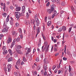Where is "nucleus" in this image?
<instances>
[{"label": "nucleus", "mask_w": 76, "mask_h": 76, "mask_svg": "<svg viewBox=\"0 0 76 76\" xmlns=\"http://www.w3.org/2000/svg\"><path fill=\"white\" fill-rule=\"evenodd\" d=\"M44 44L45 45V47L44 45H43L42 48V51H45V50H45V52H47L48 51V48H49L50 46L49 45L47 46V42H45Z\"/></svg>", "instance_id": "nucleus-1"}, {"label": "nucleus", "mask_w": 76, "mask_h": 76, "mask_svg": "<svg viewBox=\"0 0 76 76\" xmlns=\"http://www.w3.org/2000/svg\"><path fill=\"white\" fill-rule=\"evenodd\" d=\"M20 60L18 59L17 62L16 63V65H15L16 69L19 70V68L18 67L20 66Z\"/></svg>", "instance_id": "nucleus-2"}, {"label": "nucleus", "mask_w": 76, "mask_h": 76, "mask_svg": "<svg viewBox=\"0 0 76 76\" xmlns=\"http://www.w3.org/2000/svg\"><path fill=\"white\" fill-rule=\"evenodd\" d=\"M34 18L37 22V26H39V20H38V18L37 15H35Z\"/></svg>", "instance_id": "nucleus-3"}, {"label": "nucleus", "mask_w": 76, "mask_h": 76, "mask_svg": "<svg viewBox=\"0 0 76 76\" xmlns=\"http://www.w3.org/2000/svg\"><path fill=\"white\" fill-rule=\"evenodd\" d=\"M65 31L66 30V27L65 26H63L62 27L60 28L58 30V32H61V31Z\"/></svg>", "instance_id": "nucleus-4"}, {"label": "nucleus", "mask_w": 76, "mask_h": 76, "mask_svg": "<svg viewBox=\"0 0 76 76\" xmlns=\"http://www.w3.org/2000/svg\"><path fill=\"white\" fill-rule=\"evenodd\" d=\"M15 15H16V17L17 18H19L20 17V13L19 12H16L15 14Z\"/></svg>", "instance_id": "nucleus-5"}, {"label": "nucleus", "mask_w": 76, "mask_h": 76, "mask_svg": "<svg viewBox=\"0 0 76 76\" xmlns=\"http://www.w3.org/2000/svg\"><path fill=\"white\" fill-rule=\"evenodd\" d=\"M12 67V65L10 64H9L7 66V67L8 69V72H10L11 70V67Z\"/></svg>", "instance_id": "nucleus-6"}, {"label": "nucleus", "mask_w": 76, "mask_h": 76, "mask_svg": "<svg viewBox=\"0 0 76 76\" xmlns=\"http://www.w3.org/2000/svg\"><path fill=\"white\" fill-rule=\"evenodd\" d=\"M26 9V8H25V7L24 6H23L22 8V13H23V14H24L25 12Z\"/></svg>", "instance_id": "nucleus-7"}, {"label": "nucleus", "mask_w": 76, "mask_h": 76, "mask_svg": "<svg viewBox=\"0 0 76 76\" xmlns=\"http://www.w3.org/2000/svg\"><path fill=\"white\" fill-rule=\"evenodd\" d=\"M8 31V28H4L2 31V32H7Z\"/></svg>", "instance_id": "nucleus-8"}, {"label": "nucleus", "mask_w": 76, "mask_h": 76, "mask_svg": "<svg viewBox=\"0 0 76 76\" xmlns=\"http://www.w3.org/2000/svg\"><path fill=\"white\" fill-rule=\"evenodd\" d=\"M55 7H56V6L54 4H53L52 5V6L51 8V10H52V11H53V10H54V8H55Z\"/></svg>", "instance_id": "nucleus-9"}, {"label": "nucleus", "mask_w": 76, "mask_h": 76, "mask_svg": "<svg viewBox=\"0 0 76 76\" xmlns=\"http://www.w3.org/2000/svg\"><path fill=\"white\" fill-rule=\"evenodd\" d=\"M53 11L51 9H48L47 10V12L49 14H51Z\"/></svg>", "instance_id": "nucleus-10"}, {"label": "nucleus", "mask_w": 76, "mask_h": 76, "mask_svg": "<svg viewBox=\"0 0 76 76\" xmlns=\"http://www.w3.org/2000/svg\"><path fill=\"white\" fill-rule=\"evenodd\" d=\"M44 63H45L46 64H48V63H49V61H48V60H47L46 58L44 59Z\"/></svg>", "instance_id": "nucleus-11"}, {"label": "nucleus", "mask_w": 76, "mask_h": 76, "mask_svg": "<svg viewBox=\"0 0 76 76\" xmlns=\"http://www.w3.org/2000/svg\"><path fill=\"white\" fill-rule=\"evenodd\" d=\"M15 44V41L13 40V42L11 43V45L10 46L11 48H12Z\"/></svg>", "instance_id": "nucleus-12"}, {"label": "nucleus", "mask_w": 76, "mask_h": 76, "mask_svg": "<svg viewBox=\"0 0 76 76\" xmlns=\"http://www.w3.org/2000/svg\"><path fill=\"white\" fill-rule=\"evenodd\" d=\"M44 69L45 71H46L47 70V64H44Z\"/></svg>", "instance_id": "nucleus-13"}, {"label": "nucleus", "mask_w": 76, "mask_h": 76, "mask_svg": "<svg viewBox=\"0 0 76 76\" xmlns=\"http://www.w3.org/2000/svg\"><path fill=\"white\" fill-rule=\"evenodd\" d=\"M12 41V38H10L7 40V43L9 44Z\"/></svg>", "instance_id": "nucleus-14"}, {"label": "nucleus", "mask_w": 76, "mask_h": 76, "mask_svg": "<svg viewBox=\"0 0 76 76\" xmlns=\"http://www.w3.org/2000/svg\"><path fill=\"white\" fill-rule=\"evenodd\" d=\"M24 23L26 25H28V24H29L30 23V22H29V21L28 20H26L25 22Z\"/></svg>", "instance_id": "nucleus-15"}, {"label": "nucleus", "mask_w": 76, "mask_h": 76, "mask_svg": "<svg viewBox=\"0 0 76 76\" xmlns=\"http://www.w3.org/2000/svg\"><path fill=\"white\" fill-rule=\"evenodd\" d=\"M12 61H13V58H12V57H10L8 59V62Z\"/></svg>", "instance_id": "nucleus-16"}, {"label": "nucleus", "mask_w": 76, "mask_h": 76, "mask_svg": "<svg viewBox=\"0 0 76 76\" xmlns=\"http://www.w3.org/2000/svg\"><path fill=\"white\" fill-rule=\"evenodd\" d=\"M21 8L20 7H16L15 9V10L16 11H20V10Z\"/></svg>", "instance_id": "nucleus-17"}, {"label": "nucleus", "mask_w": 76, "mask_h": 76, "mask_svg": "<svg viewBox=\"0 0 76 76\" xmlns=\"http://www.w3.org/2000/svg\"><path fill=\"white\" fill-rule=\"evenodd\" d=\"M40 27H37V33L39 34L40 32V31H41Z\"/></svg>", "instance_id": "nucleus-18"}, {"label": "nucleus", "mask_w": 76, "mask_h": 76, "mask_svg": "<svg viewBox=\"0 0 76 76\" xmlns=\"http://www.w3.org/2000/svg\"><path fill=\"white\" fill-rule=\"evenodd\" d=\"M8 51L9 53L10 54V56H12V54H13L12 51L10 49H9L8 50Z\"/></svg>", "instance_id": "nucleus-19"}, {"label": "nucleus", "mask_w": 76, "mask_h": 76, "mask_svg": "<svg viewBox=\"0 0 76 76\" xmlns=\"http://www.w3.org/2000/svg\"><path fill=\"white\" fill-rule=\"evenodd\" d=\"M14 41H17V42H19L20 41V38L18 37L17 39H14Z\"/></svg>", "instance_id": "nucleus-20"}, {"label": "nucleus", "mask_w": 76, "mask_h": 76, "mask_svg": "<svg viewBox=\"0 0 76 76\" xmlns=\"http://www.w3.org/2000/svg\"><path fill=\"white\" fill-rule=\"evenodd\" d=\"M51 24V21H49L47 23V25L48 26H50Z\"/></svg>", "instance_id": "nucleus-21"}, {"label": "nucleus", "mask_w": 76, "mask_h": 76, "mask_svg": "<svg viewBox=\"0 0 76 76\" xmlns=\"http://www.w3.org/2000/svg\"><path fill=\"white\" fill-rule=\"evenodd\" d=\"M17 53L18 54H22V52L21 51V50H18Z\"/></svg>", "instance_id": "nucleus-22"}, {"label": "nucleus", "mask_w": 76, "mask_h": 76, "mask_svg": "<svg viewBox=\"0 0 76 76\" xmlns=\"http://www.w3.org/2000/svg\"><path fill=\"white\" fill-rule=\"evenodd\" d=\"M20 37L21 39H23V34L22 33L20 34Z\"/></svg>", "instance_id": "nucleus-23"}, {"label": "nucleus", "mask_w": 76, "mask_h": 76, "mask_svg": "<svg viewBox=\"0 0 76 76\" xmlns=\"http://www.w3.org/2000/svg\"><path fill=\"white\" fill-rule=\"evenodd\" d=\"M65 5H66V3H65V2H64V1H63L62 2L61 4V5H62V6H65Z\"/></svg>", "instance_id": "nucleus-24"}, {"label": "nucleus", "mask_w": 76, "mask_h": 76, "mask_svg": "<svg viewBox=\"0 0 76 76\" xmlns=\"http://www.w3.org/2000/svg\"><path fill=\"white\" fill-rule=\"evenodd\" d=\"M33 23V25H34V23H35V20H34L33 19L32 20H31V23Z\"/></svg>", "instance_id": "nucleus-25"}, {"label": "nucleus", "mask_w": 76, "mask_h": 76, "mask_svg": "<svg viewBox=\"0 0 76 76\" xmlns=\"http://www.w3.org/2000/svg\"><path fill=\"white\" fill-rule=\"evenodd\" d=\"M16 32L14 31H12V35H15L16 34Z\"/></svg>", "instance_id": "nucleus-26"}, {"label": "nucleus", "mask_w": 76, "mask_h": 76, "mask_svg": "<svg viewBox=\"0 0 76 76\" xmlns=\"http://www.w3.org/2000/svg\"><path fill=\"white\" fill-rule=\"evenodd\" d=\"M3 28H7V26L6 25H5V24H4V25L3 26Z\"/></svg>", "instance_id": "nucleus-27"}, {"label": "nucleus", "mask_w": 76, "mask_h": 76, "mask_svg": "<svg viewBox=\"0 0 76 76\" xmlns=\"http://www.w3.org/2000/svg\"><path fill=\"white\" fill-rule=\"evenodd\" d=\"M7 53V50H5L3 52V54H6Z\"/></svg>", "instance_id": "nucleus-28"}, {"label": "nucleus", "mask_w": 76, "mask_h": 76, "mask_svg": "<svg viewBox=\"0 0 76 76\" xmlns=\"http://www.w3.org/2000/svg\"><path fill=\"white\" fill-rule=\"evenodd\" d=\"M67 54L68 55H69V56H72V54L70 53V52L69 51H67Z\"/></svg>", "instance_id": "nucleus-29"}, {"label": "nucleus", "mask_w": 76, "mask_h": 76, "mask_svg": "<svg viewBox=\"0 0 76 76\" xmlns=\"http://www.w3.org/2000/svg\"><path fill=\"white\" fill-rule=\"evenodd\" d=\"M23 61L24 62H26V59L25 58V57H23Z\"/></svg>", "instance_id": "nucleus-30"}, {"label": "nucleus", "mask_w": 76, "mask_h": 76, "mask_svg": "<svg viewBox=\"0 0 76 76\" xmlns=\"http://www.w3.org/2000/svg\"><path fill=\"white\" fill-rule=\"evenodd\" d=\"M50 2H48L47 4H46V7H48L49 6H50Z\"/></svg>", "instance_id": "nucleus-31"}, {"label": "nucleus", "mask_w": 76, "mask_h": 76, "mask_svg": "<svg viewBox=\"0 0 76 76\" xmlns=\"http://www.w3.org/2000/svg\"><path fill=\"white\" fill-rule=\"evenodd\" d=\"M57 24L58 26H60L61 25V23L60 22H58L57 23Z\"/></svg>", "instance_id": "nucleus-32"}, {"label": "nucleus", "mask_w": 76, "mask_h": 76, "mask_svg": "<svg viewBox=\"0 0 76 76\" xmlns=\"http://www.w3.org/2000/svg\"><path fill=\"white\" fill-rule=\"evenodd\" d=\"M19 23H15V26H16V27H18V26H19Z\"/></svg>", "instance_id": "nucleus-33"}, {"label": "nucleus", "mask_w": 76, "mask_h": 76, "mask_svg": "<svg viewBox=\"0 0 76 76\" xmlns=\"http://www.w3.org/2000/svg\"><path fill=\"white\" fill-rule=\"evenodd\" d=\"M40 68H41V66H37V70H39L40 69Z\"/></svg>", "instance_id": "nucleus-34"}, {"label": "nucleus", "mask_w": 76, "mask_h": 76, "mask_svg": "<svg viewBox=\"0 0 76 76\" xmlns=\"http://www.w3.org/2000/svg\"><path fill=\"white\" fill-rule=\"evenodd\" d=\"M26 18L28 19V18H29V14H28V12L26 13Z\"/></svg>", "instance_id": "nucleus-35"}, {"label": "nucleus", "mask_w": 76, "mask_h": 76, "mask_svg": "<svg viewBox=\"0 0 76 76\" xmlns=\"http://www.w3.org/2000/svg\"><path fill=\"white\" fill-rule=\"evenodd\" d=\"M17 48L18 49H20V48H21V46L20 45H18Z\"/></svg>", "instance_id": "nucleus-36"}, {"label": "nucleus", "mask_w": 76, "mask_h": 76, "mask_svg": "<svg viewBox=\"0 0 76 76\" xmlns=\"http://www.w3.org/2000/svg\"><path fill=\"white\" fill-rule=\"evenodd\" d=\"M2 16H3L4 18H5L6 17V13H4L2 15Z\"/></svg>", "instance_id": "nucleus-37"}, {"label": "nucleus", "mask_w": 76, "mask_h": 76, "mask_svg": "<svg viewBox=\"0 0 76 76\" xmlns=\"http://www.w3.org/2000/svg\"><path fill=\"white\" fill-rule=\"evenodd\" d=\"M63 59L65 61H66V60H67V58H65V57H64L63 58Z\"/></svg>", "instance_id": "nucleus-38"}, {"label": "nucleus", "mask_w": 76, "mask_h": 76, "mask_svg": "<svg viewBox=\"0 0 76 76\" xmlns=\"http://www.w3.org/2000/svg\"><path fill=\"white\" fill-rule=\"evenodd\" d=\"M56 66L55 65H54L53 68H52V69L53 70H54V69H56Z\"/></svg>", "instance_id": "nucleus-39"}, {"label": "nucleus", "mask_w": 76, "mask_h": 76, "mask_svg": "<svg viewBox=\"0 0 76 76\" xmlns=\"http://www.w3.org/2000/svg\"><path fill=\"white\" fill-rule=\"evenodd\" d=\"M31 49H30V48H28V50H27V53H28V52L30 53V52H31Z\"/></svg>", "instance_id": "nucleus-40"}, {"label": "nucleus", "mask_w": 76, "mask_h": 76, "mask_svg": "<svg viewBox=\"0 0 76 76\" xmlns=\"http://www.w3.org/2000/svg\"><path fill=\"white\" fill-rule=\"evenodd\" d=\"M73 56H74V57H76V53H75V52H74L73 53Z\"/></svg>", "instance_id": "nucleus-41"}, {"label": "nucleus", "mask_w": 76, "mask_h": 76, "mask_svg": "<svg viewBox=\"0 0 76 76\" xmlns=\"http://www.w3.org/2000/svg\"><path fill=\"white\" fill-rule=\"evenodd\" d=\"M9 19L8 18H7L6 20V23H7L9 22Z\"/></svg>", "instance_id": "nucleus-42"}, {"label": "nucleus", "mask_w": 76, "mask_h": 76, "mask_svg": "<svg viewBox=\"0 0 76 76\" xmlns=\"http://www.w3.org/2000/svg\"><path fill=\"white\" fill-rule=\"evenodd\" d=\"M19 31L20 32V34H22V30L20 29H19Z\"/></svg>", "instance_id": "nucleus-43"}, {"label": "nucleus", "mask_w": 76, "mask_h": 76, "mask_svg": "<svg viewBox=\"0 0 76 76\" xmlns=\"http://www.w3.org/2000/svg\"><path fill=\"white\" fill-rule=\"evenodd\" d=\"M55 15H56L55 14H53V15H52V18L53 19L54 18V16H55Z\"/></svg>", "instance_id": "nucleus-44"}, {"label": "nucleus", "mask_w": 76, "mask_h": 76, "mask_svg": "<svg viewBox=\"0 0 76 76\" xmlns=\"http://www.w3.org/2000/svg\"><path fill=\"white\" fill-rule=\"evenodd\" d=\"M47 72L46 71H45L44 72V76H45L47 75Z\"/></svg>", "instance_id": "nucleus-45"}, {"label": "nucleus", "mask_w": 76, "mask_h": 76, "mask_svg": "<svg viewBox=\"0 0 76 76\" xmlns=\"http://www.w3.org/2000/svg\"><path fill=\"white\" fill-rule=\"evenodd\" d=\"M9 55H7V56H6V59H7V58H9Z\"/></svg>", "instance_id": "nucleus-46"}, {"label": "nucleus", "mask_w": 76, "mask_h": 76, "mask_svg": "<svg viewBox=\"0 0 76 76\" xmlns=\"http://www.w3.org/2000/svg\"><path fill=\"white\" fill-rule=\"evenodd\" d=\"M29 53L28 52H27L26 53V57H28V55H29Z\"/></svg>", "instance_id": "nucleus-47"}, {"label": "nucleus", "mask_w": 76, "mask_h": 76, "mask_svg": "<svg viewBox=\"0 0 76 76\" xmlns=\"http://www.w3.org/2000/svg\"><path fill=\"white\" fill-rule=\"evenodd\" d=\"M14 74L16 76H18V73H17V72H15L14 73Z\"/></svg>", "instance_id": "nucleus-48"}, {"label": "nucleus", "mask_w": 76, "mask_h": 76, "mask_svg": "<svg viewBox=\"0 0 76 76\" xmlns=\"http://www.w3.org/2000/svg\"><path fill=\"white\" fill-rule=\"evenodd\" d=\"M25 64V63H24V62H23V61H22V62L21 63V65H22L23 64Z\"/></svg>", "instance_id": "nucleus-49"}, {"label": "nucleus", "mask_w": 76, "mask_h": 76, "mask_svg": "<svg viewBox=\"0 0 76 76\" xmlns=\"http://www.w3.org/2000/svg\"><path fill=\"white\" fill-rule=\"evenodd\" d=\"M45 22H47V17H45Z\"/></svg>", "instance_id": "nucleus-50"}, {"label": "nucleus", "mask_w": 76, "mask_h": 76, "mask_svg": "<svg viewBox=\"0 0 76 76\" xmlns=\"http://www.w3.org/2000/svg\"><path fill=\"white\" fill-rule=\"evenodd\" d=\"M57 71H58V69H56L54 71L55 73H57Z\"/></svg>", "instance_id": "nucleus-51"}, {"label": "nucleus", "mask_w": 76, "mask_h": 76, "mask_svg": "<svg viewBox=\"0 0 76 76\" xmlns=\"http://www.w3.org/2000/svg\"><path fill=\"white\" fill-rule=\"evenodd\" d=\"M54 51H55V52L57 51V48H54Z\"/></svg>", "instance_id": "nucleus-52"}, {"label": "nucleus", "mask_w": 76, "mask_h": 76, "mask_svg": "<svg viewBox=\"0 0 76 76\" xmlns=\"http://www.w3.org/2000/svg\"><path fill=\"white\" fill-rule=\"evenodd\" d=\"M72 27H70L69 28V32H70V31H71V30H72Z\"/></svg>", "instance_id": "nucleus-53"}, {"label": "nucleus", "mask_w": 76, "mask_h": 76, "mask_svg": "<svg viewBox=\"0 0 76 76\" xmlns=\"http://www.w3.org/2000/svg\"><path fill=\"white\" fill-rule=\"evenodd\" d=\"M73 75V72H71L69 74L70 76H72Z\"/></svg>", "instance_id": "nucleus-54"}, {"label": "nucleus", "mask_w": 76, "mask_h": 76, "mask_svg": "<svg viewBox=\"0 0 76 76\" xmlns=\"http://www.w3.org/2000/svg\"><path fill=\"white\" fill-rule=\"evenodd\" d=\"M10 9H11V10H12L13 9V6H11L10 7Z\"/></svg>", "instance_id": "nucleus-55"}, {"label": "nucleus", "mask_w": 76, "mask_h": 76, "mask_svg": "<svg viewBox=\"0 0 76 76\" xmlns=\"http://www.w3.org/2000/svg\"><path fill=\"white\" fill-rule=\"evenodd\" d=\"M35 51H36V49L34 48V49L33 53L34 54V53L35 52Z\"/></svg>", "instance_id": "nucleus-56"}, {"label": "nucleus", "mask_w": 76, "mask_h": 76, "mask_svg": "<svg viewBox=\"0 0 76 76\" xmlns=\"http://www.w3.org/2000/svg\"><path fill=\"white\" fill-rule=\"evenodd\" d=\"M33 28L34 30H35V29H36V27H35V24L34 25Z\"/></svg>", "instance_id": "nucleus-57"}, {"label": "nucleus", "mask_w": 76, "mask_h": 76, "mask_svg": "<svg viewBox=\"0 0 76 76\" xmlns=\"http://www.w3.org/2000/svg\"><path fill=\"white\" fill-rule=\"evenodd\" d=\"M5 8H6V6L5 5H4L3 9V10H4V11L5 10Z\"/></svg>", "instance_id": "nucleus-58"}, {"label": "nucleus", "mask_w": 76, "mask_h": 76, "mask_svg": "<svg viewBox=\"0 0 76 76\" xmlns=\"http://www.w3.org/2000/svg\"><path fill=\"white\" fill-rule=\"evenodd\" d=\"M36 61L37 62L39 61V59L38 58H37L36 59Z\"/></svg>", "instance_id": "nucleus-59"}, {"label": "nucleus", "mask_w": 76, "mask_h": 76, "mask_svg": "<svg viewBox=\"0 0 76 76\" xmlns=\"http://www.w3.org/2000/svg\"><path fill=\"white\" fill-rule=\"evenodd\" d=\"M3 37V36H2V34H0V40L1 39V38Z\"/></svg>", "instance_id": "nucleus-60"}, {"label": "nucleus", "mask_w": 76, "mask_h": 76, "mask_svg": "<svg viewBox=\"0 0 76 76\" xmlns=\"http://www.w3.org/2000/svg\"><path fill=\"white\" fill-rule=\"evenodd\" d=\"M61 71L60 70H59L58 71V74H60V73H61Z\"/></svg>", "instance_id": "nucleus-61"}, {"label": "nucleus", "mask_w": 76, "mask_h": 76, "mask_svg": "<svg viewBox=\"0 0 76 76\" xmlns=\"http://www.w3.org/2000/svg\"><path fill=\"white\" fill-rule=\"evenodd\" d=\"M59 53H57L55 54V56H57L58 55Z\"/></svg>", "instance_id": "nucleus-62"}, {"label": "nucleus", "mask_w": 76, "mask_h": 76, "mask_svg": "<svg viewBox=\"0 0 76 76\" xmlns=\"http://www.w3.org/2000/svg\"><path fill=\"white\" fill-rule=\"evenodd\" d=\"M64 13V11H61L60 13H61V14H62V13Z\"/></svg>", "instance_id": "nucleus-63"}, {"label": "nucleus", "mask_w": 76, "mask_h": 76, "mask_svg": "<svg viewBox=\"0 0 76 76\" xmlns=\"http://www.w3.org/2000/svg\"><path fill=\"white\" fill-rule=\"evenodd\" d=\"M41 58H43V54H41Z\"/></svg>", "instance_id": "nucleus-64"}]
</instances>
